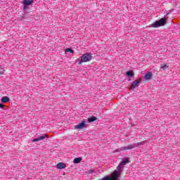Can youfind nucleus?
I'll return each instance as SVG.
<instances>
[{"label":"nucleus","mask_w":180,"mask_h":180,"mask_svg":"<svg viewBox=\"0 0 180 180\" xmlns=\"http://www.w3.org/2000/svg\"><path fill=\"white\" fill-rule=\"evenodd\" d=\"M92 60V55L91 53H84L81 56V60L79 64H82V63H88Z\"/></svg>","instance_id":"obj_1"},{"label":"nucleus","mask_w":180,"mask_h":180,"mask_svg":"<svg viewBox=\"0 0 180 180\" xmlns=\"http://www.w3.org/2000/svg\"><path fill=\"white\" fill-rule=\"evenodd\" d=\"M107 180H118L120 178V172L115 170L113 173L111 174V176H105Z\"/></svg>","instance_id":"obj_2"},{"label":"nucleus","mask_w":180,"mask_h":180,"mask_svg":"<svg viewBox=\"0 0 180 180\" xmlns=\"http://www.w3.org/2000/svg\"><path fill=\"white\" fill-rule=\"evenodd\" d=\"M166 23L165 18H162L158 21H155L151 26L152 27H160V26H164Z\"/></svg>","instance_id":"obj_3"},{"label":"nucleus","mask_w":180,"mask_h":180,"mask_svg":"<svg viewBox=\"0 0 180 180\" xmlns=\"http://www.w3.org/2000/svg\"><path fill=\"white\" fill-rule=\"evenodd\" d=\"M85 127H86V121H82L79 124L75 126V129H79V130H82V129H85Z\"/></svg>","instance_id":"obj_4"},{"label":"nucleus","mask_w":180,"mask_h":180,"mask_svg":"<svg viewBox=\"0 0 180 180\" xmlns=\"http://www.w3.org/2000/svg\"><path fill=\"white\" fill-rule=\"evenodd\" d=\"M140 82H141V79L134 81L132 82L130 89H134L135 88H137V86H139V84H140Z\"/></svg>","instance_id":"obj_5"},{"label":"nucleus","mask_w":180,"mask_h":180,"mask_svg":"<svg viewBox=\"0 0 180 180\" xmlns=\"http://www.w3.org/2000/svg\"><path fill=\"white\" fill-rule=\"evenodd\" d=\"M132 148H134V145L131 144L128 146H124L121 148L122 151H127V150H131Z\"/></svg>","instance_id":"obj_6"},{"label":"nucleus","mask_w":180,"mask_h":180,"mask_svg":"<svg viewBox=\"0 0 180 180\" xmlns=\"http://www.w3.org/2000/svg\"><path fill=\"white\" fill-rule=\"evenodd\" d=\"M34 1L33 0H23V4L24 8L26 9V6H29V5H32L33 4Z\"/></svg>","instance_id":"obj_7"},{"label":"nucleus","mask_w":180,"mask_h":180,"mask_svg":"<svg viewBox=\"0 0 180 180\" xmlns=\"http://www.w3.org/2000/svg\"><path fill=\"white\" fill-rule=\"evenodd\" d=\"M44 139H47V134H44L38 138L34 139L33 141L35 143L36 141H41V140H44Z\"/></svg>","instance_id":"obj_8"},{"label":"nucleus","mask_w":180,"mask_h":180,"mask_svg":"<svg viewBox=\"0 0 180 180\" xmlns=\"http://www.w3.org/2000/svg\"><path fill=\"white\" fill-rule=\"evenodd\" d=\"M56 167H57L58 169H64V168H65L67 166L65 165V163H64V162H59Z\"/></svg>","instance_id":"obj_9"},{"label":"nucleus","mask_w":180,"mask_h":180,"mask_svg":"<svg viewBox=\"0 0 180 180\" xmlns=\"http://www.w3.org/2000/svg\"><path fill=\"white\" fill-rule=\"evenodd\" d=\"M152 77H153V72H148L144 76L145 79H147V80L150 79V78Z\"/></svg>","instance_id":"obj_10"},{"label":"nucleus","mask_w":180,"mask_h":180,"mask_svg":"<svg viewBox=\"0 0 180 180\" xmlns=\"http://www.w3.org/2000/svg\"><path fill=\"white\" fill-rule=\"evenodd\" d=\"M129 162V160L126 159L122 160V162L121 163H120V165H118L119 168H122V167H123V165H126V164H128Z\"/></svg>","instance_id":"obj_11"},{"label":"nucleus","mask_w":180,"mask_h":180,"mask_svg":"<svg viewBox=\"0 0 180 180\" xmlns=\"http://www.w3.org/2000/svg\"><path fill=\"white\" fill-rule=\"evenodd\" d=\"M10 99H9V97L8 96H4L2 98H1V102L3 103H6L8 102H9Z\"/></svg>","instance_id":"obj_12"},{"label":"nucleus","mask_w":180,"mask_h":180,"mask_svg":"<svg viewBox=\"0 0 180 180\" xmlns=\"http://www.w3.org/2000/svg\"><path fill=\"white\" fill-rule=\"evenodd\" d=\"M98 118L95 116H92L91 117L88 118V122L89 123H91V122H95V120H96Z\"/></svg>","instance_id":"obj_13"},{"label":"nucleus","mask_w":180,"mask_h":180,"mask_svg":"<svg viewBox=\"0 0 180 180\" xmlns=\"http://www.w3.org/2000/svg\"><path fill=\"white\" fill-rule=\"evenodd\" d=\"M82 160V159H81V158H76L74 159L73 162H74V164H79V162H81Z\"/></svg>","instance_id":"obj_14"},{"label":"nucleus","mask_w":180,"mask_h":180,"mask_svg":"<svg viewBox=\"0 0 180 180\" xmlns=\"http://www.w3.org/2000/svg\"><path fill=\"white\" fill-rule=\"evenodd\" d=\"M160 68H162V70H167V68H168V65L167 64H161Z\"/></svg>","instance_id":"obj_15"},{"label":"nucleus","mask_w":180,"mask_h":180,"mask_svg":"<svg viewBox=\"0 0 180 180\" xmlns=\"http://www.w3.org/2000/svg\"><path fill=\"white\" fill-rule=\"evenodd\" d=\"M126 74L128 77H133L134 75V73L133 72V71H128L127 72Z\"/></svg>","instance_id":"obj_16"},{"label":"nucleus","mask_w":180,"mask_h":180,"mask_svg":"<svg viewBox=\"0 0 180 180\" xmlns=\"http://www.w3.org/2000/svg\"><path fill=\"white\" fill-rule=\"evenodd\" d=\"M65 53H74V51L72 50V49H70V48H68V49H66L65 50Z\"/></svg>","instance_id":"obj_17"},{"label":"nucleus","mask_w":180,"mask_h":180,"mask_svg":"<svg viewBox=\"0 0 180 180\" xmlns=\"http://www.w3.org/2000/svg\"><path fill=\"white\" fill-rule=\"evenodd\" d=\"M4 71H5L4 68H0V75H2V74H4Z\"/></svg>","instance_id":"obj_18"},{"label":"nucleus","mask_w":180,"mask_h":180,"mask_svg":"<svg viewBox=\"0 0 180 180\" xmlns=\"http://www.w3.org/2000/svg\"><path fill=\"white\" fill-rule=\"evenodd\" d=\"M92 172H94V170L90 169L86 172V174H92Z\"/></svg>","instance_id":"obj_19"},{"label":"nucleus","mask_w":180,"mask_h":180,"mask_svg":"<svg viewBox=\"0 0 180 180\" xmlns=\"http://www.w3.org/2000/svg\"><path fill=\"white\" fill-rule=\"evenodd\" d=\"M5 106V104L4 103H0V108L2 109Z\"/></svg>","instance_id":"obj_20"},{"label":"nucleus","mask_w":180,"mask_h":180,"mask_svg":"<svg viewBox=\"0 0 180 180\" xmlns=\"http://www.w3.org/2000/svg\"><path fill=\"white\" fill-rule=\"evenodd\" d=\"M144 144V142H139L138 143V146H143Z\"/></svg>","instance_id":"obj_21"},{"label":"nucleus","mask_w":180,"mask_h":180,"mask_svg":"<svg viewBox=\"0 0 180 180\" xmlns=\"http://www.w3.org/2000/svg\"><path fill=\"white\" fill-rule=\"evenodd\" d=\"M101 180H108L106 177L103 178Z\"/></svg>","instance_id":"obj_22"}]
</instances>
